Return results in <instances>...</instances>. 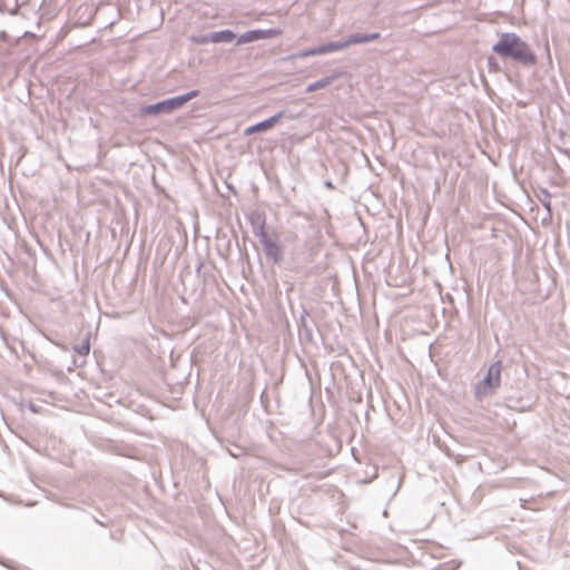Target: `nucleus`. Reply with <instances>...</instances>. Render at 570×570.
Returning <instances> with one entry per match:
<instances>
[{
  "instance_id": "obj_1",
  "label": "nucleus",
  "mask_w": 570,
  "mask_h": 570,
  "mask_svg": "<svg viewBox=\"0 0 570 570\" xmlns=\"http://www.w3.org/2000/svg\"><path fill=\"white\" fill-rule=\"evenodd\" d=\"M492 51L501 58H510L524 67H533L538 59L530 46L514 32H503L492 46Z\"/></svg>"
},
{
  "instance_id": "obj_2",
  "label": "nucleus",
  "mask_w": 570,
  "mask_h": 570,
  "mask_svg": "<svg viewBox=\"0 0 570 570\" xmlns=\"http://www.w3.org/2000/svg\"><path fill=\"white\" fill-rule=\"evenodd\" d=\"M199 95V90H190L184 95L171 97L161 101H158L156 104L147 105L141 108L142 115H160V114H169L178 108H180L183 105H185L187 101L196 98Z\"/></svg>"
},
{
  "instance_id": "obj_3",
  "label": "nucleus",
  "mask_w": 570,
  "mask_h": 570,
  "mask_svg": "<svg viewBox=\"0 0 570 570\" xmlns=\"http://www.w3.org/2000/svg\"><path fill=\"white\" fill-rule=\"evenodd\" d=\"M501 362L497 361L490 365L487 375L475 386V397L482 400L484 396L494 392L501 382Z\"/></svg>"
},
{
  "instance_id": "obj_4",
  "label": "nucleus",
  "mask_w": 570,
  "mask_h": 570,
  "mask_svg": "<svg viewBox=\"0 0 570 570\" xmlns=\"http://www.w3.org/2000/svg\"><path fill=\"white\" fill-rule=\"evenodd\" d=\"M259 243L263 246L264 253L267 258L272 259L275 264H278L283 259V249L278 243L277 236L271 237L268 234L259 238Z\"/></svg>"
},
{
  "instance_id": "obj_5",
  "label": "nucleus",
  "mask_w": 570,
  "mask_h": 570,
  "mask_svg": "<svg viewBox=\"0 0 570 570\" xmlns=\"http://www.w3.org/2000/svg\"><path fill=\"white\" fill-rule=\"evenodd\" d=\"M282 31L279 29H253L242 33L237 38V45H244L262 39H271L279 36Z\"/></svg>"
},
{
  "instance_id": "obj_6",
  "label": "nucleus",
  "mask_w": 570,
  "mask_h": 570,
  "mask_svg": "<svg viewBox=\"0 0 570 570\" xmlns=\"http://www.w3.org/2000/svg\"><path fill=\"white\" fill-rule=\"evenodd\" d=\"M283 116H284V111H279L265 120L256 122V124L247 127L244 131V135L250 136V135H254L257 132L267 131V130L272 129L283 118Z\"/></svg>"
},
{
  "instance_id": "obj_7",
  "label": "nucleus",
  "mask_w": 570,
  "mask_h": 570,
  "mask_svg": "<svg viewBox=\"0 0 570 570\" xmlns=\"http://www.w3.org/2000/svg\"><path fill=\"white\" fill-rule=\"evenodd\" d=\"M249 220L253 227V234L258 239L267 235V233L265 232L266 216L263 212L252 213Z\"/></svg>"
},
{
  "instance_id": "obj_8",
  "label": "nucleus",
  "mask_w": 570,
  "mask_h": 570,
  "mask_svg": "<svg viewBox=\"0 0 570 570\" xmlns=\"http://www.w3.org/2000/svg\"><path fill=\"white\" fill-rule=\"evenodd\" d=\"M234 38L235 33L229 29L209 32V39H212L213 43L230 42Z\"/></svg>"
},
{
  "instance_id": "obj_9",
  "label": "nucleus",
  "mask_w": 570,
  "mask_h": 570,
  "mask_svg": "<svg viewBox=\"0 0 570 570\" xmlns=\"http://www.w3.org/2000/svg\"><path fill=\"white\" fill-rule=\"evenodd\" d=\"M346 48L344 39L337 41H330L323 45H320L321 55L331 53L334 51H340Z\"/></svg>"
},
{
  "instance_id": "obj_10",
  "label": "nucleus",
  "mask_w": 570,
  "mask_h": 570,
  "mask_svg": "<svg viewBox=\"0 0 570 570\" xmlns=\"http://www.w3.org/2000/svg\"><path fill=\"white\" fill-rule=\"evenodd\" d=\"M335 76H327V77H324L317 81H314L312 83H309L307 87H306V92H312V91H315V90H318V89H323L327 86H330L334 80H335Z\"/></svg>"
},
{
  "instance_id": "obj_11",
  "label": "nucleus",
  "mask_w": 570,
  "mask_h": 570,
  "mask_svg": "<svg viewBox=\"0 0 570 570\" xmlns=\"http://www.w3.org/2000/svg\"><path fill=\"white\" fill-rule=\"evenodd\" d=\"M75 352L79 355H88L90 352V333L83 338V341L73 347Z\"/></svg>"
},
{
  "instance_id": "obj_12",
  "label": "nucleus",
  "mask_w": 570,
  "mask_h": 570,
  "mask_svg": "<svg viewBox=\"0 0 570 570\" xmlns=\"http://www.w3.org/2000/svg\"><path fill=\"white\" fill-rule=\"evenodd\" d=\"M346 48L352 45L366 43L365 33H354L344 39Z\"/></svg>"
},
{
  "instance_id": "obj_13",
  "label": "nucleus",
  "mask_w": 570,
  "mask_h": 570,
  "mask_svg": "<svg viewBox=\"0 0 570 570\" xmlns=\"http://www.w3.org/2000/svg\"><path fill=\"white\" fill-rule=\"evenodd\" d=\"M309 56H321L320 46L301 50L292 56V58H306Z\"/></svg>"
},
{
  "instance_id": "obj_14",
  "label": "nucleus",
  "mask_w": 570,
  "mask_h": 570,
  "mask_svg": "<svg viewBox=\"0 0 570 570\" xmlns=\"http://www.w3.org/2000/svg\"><path fill=\"white\" fill-rule=\"evenodd\" d=\"M541 196L539 197L543 207L548 210L549 215H551V194L548 189L542 188L540 190Z\"/></svg>"
},
{
  "instance_id": "obj_15",
  "label": "nucleus",
  "mask_w": 570,
  "mask_h": 570,
  "mask_svg": "<svg viewBox=\"0 0 570 570\" xmlns=\"http://www.w3.org/2000/svg\"><path fill=\"white\" fill-rule=\"evenodd\" d=\"M191 41L197 45H206L208 42H212V39H209V33H206V35L193 36Z\"/></svg>"
},
{
  "instance_id": "obj_16",
  "label": "nucleus",
  "mask_w": 570,
  "mask_h": 570,
  "mask_svg": "<svg viewBox=\"0 0 570 570\" xmlns=\"http://www.w3.org/2000/svg\"><path fill=\"white\" fill-rule=\"evenodd\" d=\"M380 37H381L380 32L365 33L366 42L377 40V39H380Z\"/></svg>"
},
{
  "instance_id": "obj_17",
  "label": "nucleus",
  "mask_w": 570,
  "mask_h": 570,
  "mask_svg": "<svg viewBox=\"0 0 570 570\" xmlns=\"http://www.w3.org/2000/svg\"><path fill=\"white\" fill-rule=\"evenodd\" d=\"M56 502H57L58 504H60V505L65 507V508H70V509H73V508H75V505H72V504H68V503H66V502H63V501H60V500H58V501H56Z\"/></svg>"
},
{
  "instance_id": "obj_18",
  "label": "nucleus",
  "mask_w": 570,
  "mask_h": 570,
  "mask_svg": "<svg viewBox=\"0 0 570 570\" xmlns=\"http://www.w3.org/2000/svg\"><path fill=\"white\" fill-rule=\"evenodd\" d=\"M325 186H326L327 188H333V187H334V186H333V184H332L330 180L325 183Z\"/></svg>"
},
{
  "instance_id": "obj_19",
  "label": "nucleus",
  "mask_w": 570,
  "mask_h": 570,
  "mask_svg": "<svg viewBox=\"0 0 570 570\" xmlns=\"http://www.w3.org/2000/svg\"><path fill=\"white\" fill-rule=\"evenodd\" d=\"M491 63H494V60H493V58H491V57H490V58L488 59V65L491 67Z\"/></svg>"
},
{
  "instance_id": "obj_20",
  "label": "nucleus",
  "mask_w": 570,
  "mask_h": 570,
  "mask_svg": "<svg viewBox=\"0 0 570 570\" xmlns=\"http://www.w3.org/2000/svg\"><path fill=\"white\" fill-rule=\"evenodd\" d=\"M17 10H18L17 8L12 9V10L10 11V14H16V13H17Z\"/></svg>"
},
{
  "instance_id": "obj_21",
  "label": "nucleus",
  "mask_w": 570,
  "mask_h": 570,
  "mask_svg": "<svg viewBox=\"0 0 570 570\" xmlns=\"http://www.w3.org/2000/svg\"><path fill=\"white\" fill-rule=\"evenodd\" d=\"M203 267V264L199 263L197 269L199 271Z\"/></svg>"
},
{
  "instance_id": "obj_22",
  "label": "nucleus",
  "mask_w": 570,
  "mask_h": 570,
  "mask_svg": "<svg viewBox=\"0 0 570 570\" xmlns=\"http://www.w3.org/2000/svg\"><path fill=\"white\" fill-rule=\"evenodd\" d=\"M95 521H96V523H99V524L104 525V523L100 522L99 520L95 519Z\"/></svg>"
}]
</instances>
